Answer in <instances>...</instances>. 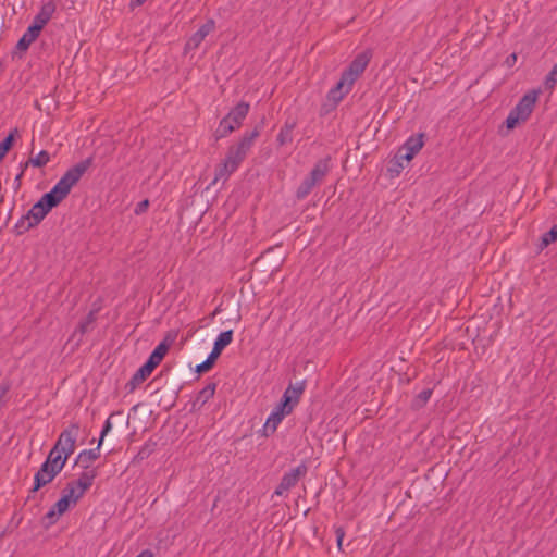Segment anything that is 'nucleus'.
I'll return each instance as SVG.
<instances>
[{
    "mask_svg": "<svg viewBox=\"0 0 557 557\" xmlns=\"http://www.w3.org/2000/svg\"><path fill=\"white\" fill-rule=\"evenodd\" d=\"M423 147L422 135L411 136L404 144L401 151H405L404 154L400 156L401 159L406 161H410Z\"/></svg>",
    "mask_w": 557,
    "mask_h": 557,
    "instance_id": "nucleus-15",
    "label": "nucleus"
},
{
    "mask_svg": "<svg viewBox=\"0 0 557 557\" xmlns=\"http://www.w3.org/2000/svg\"><path fill=\"white\" fill-rule=\"evenodd\" d=\"M85 490H69V493L63 495L46 513L45 518L49 524H53L57 520L65 513L71 507H74L78 499L83 497Z\"/></svg>",
    "mask_w": 557,
    "mask_h": 557,
    "instance_id": "nucleus-7",
    "label": "nucleus"
},
{
    "mask_svg": "<svg viewBox=\"0 0 557 557\" xmlns=\"http://www.w3.org/2000/svg\"><path fill=\"white\" fill-rule=\"evenodd\" d=\"M8 392H9V385H0V404L2 403V399Z\"/></svg>",
    "mask_w": 557,
    "mask_h": 557,
    "instance_id": "nucleus-36",
    "label": "nucleus"
},
{
    "mask_svg": "<svg viewBox=\"0 0 557 557\" xmlns=\"http://www.w3.org/2000/svg\"><path fill=\"white\" fill-rule=\"evenodd\" d=\"M557 84V63L553 66L550 72L547 74L544 85L546 89L553 90Z\"/></svg>",
    "mask_w": 557,
    "mask_h": 557,
    "instance_id": "nucleus-25",
    "label": "nucleus"
},
{
    "mask_svg": "<svg viewBox=\"0 0 557 557\" xmlns=\"http://www.w3.org/2000/svg\"><path fill=\"white\" fill-rule=\"evenodd\" d=\"M293 412V409H290L289 405H284L283 403H280L270 413L264 425H263V433L264 435L273 434L280 423L283 421V419L290 414Z\"/></svg>",
    "mask_w": 557,
    "mask_h": 557,
    "instance_id": "nucleus-8",
    "label": "nucleus"
},
{
    "mask_svg": "<svg viewBox=\"0 0 557 557\" xmlns=\"http://www.w3.org/2000/svg\"><path fill=\"white\" fill-rule=\"evenodd\" d=\"M78 433V423H71L61 432L57 443L49 451L46 461L35 474L34 487H41L49 484L57 474L61 472L69 457L75 451Z\"/></svg>",
    "mask_w": 557,
    "mask_h": 557,
    "instance_id": "nucleus-2",
    "label": "nucleus"
},
{
    "mask_svg": "<svg viewBox=\"0 0 557 557\" xmlns=\"http://www.w3.org/2000/svg\"><path fill=\"white\" fill-rule=\"evenodd\" d=\"M18 228H20V233H23V231H25V230H24V228H22V227H18Z\"/></svg>",
    "mask_w": 557,
    "mask_h": 557,
    "instance_id": "nucleus-42",
    "label": "nucleus"
},
{
    "mask_svg": "<svg viewBox=\"0 0 557 557\" xmlns=\"http://www.w3.org/2000/svg\"><path fill=\"white\" fill-rule=\"evenodd\" d=\"M431 395H432L431 389H424L418 395L417 400L420 403L421 406H423L424 404H426L429 401Z\"/></svg>",
    "mask_w": 557,
    "mask_h": 557,
    "instance_id": "nucleus-32",
    "label": "nucleus"
},
{
    "mask_svg": "<svg viewBox=\"0 0 557 557\" xmlns=\"http://www.w3.org/2000/svg\"><path fill=\"white\" fill-rule=\"evenodd\" d=\"M42 28L35 23H32L30 26L26 29V32L23 34L32 44L39 37Z\"/></svg>",
    "mask_w": 557,
    "mask_h": 557,
    "instance_id": "nucleus-26",
    "label": "nucleus"
},
{
    "mask_svg": "<svg viewBox=\"0 0 557 557\" xmlns=\"http://www.w3.org/2000/svg\"><path fill=\"white\" fill-rule=\"evenodd\" d=\"M111 417H109L106 422H104V425L102 428V431H101V434H100V440H99V446H101L102 442H103V438L104 436L112 430V422H111Z\"/></svg>",
    "mask_w": 557,
    "mask_h": 557,
    "instance_id": "nucleus-30",
    "label": "nucleus"
},
{
    "mask_svg": "<svg viewBox=\"0 0 557 557\" xmlns=\"http://www.w3.org/2000/svg\"><path fill=\"white\" fill-rule=\"evenodd\" d=\"M50 161V156L46 150H41L35 157L30 158L28 162L25 164L27 166L30 163L35 168L45 166Z\"/></svg>",
    "mask_w": 557,
    "mask_h": 557,
    "instance_id": "nucleus-22",
    "label": "nucleus"
},
{
    "mask_svg": "<svg viewBox=\"0 0 557 557\" xmlns=\"http://www.w3.org/2000/svg\"><path fill=\"white\" fill-rule=\"evenodd\" d=\"M91 159L83 160L69 169L53 188L45 194L16 224V227L29 230L38 225L49 211L57 207L71 191L91 165Z\"/></svg>",
    "mask_w": 557,
    "mask_h": 557,
    "instance_id": "nucleus-1",
    "label": "nucleus"
},
{
    "mask_svg": "<svg viewBox=\"0 0 557 557\" xmlns=\"http://www.w3.org/2000/svg\"><path fill=\"white\" fill-rule=\"evenodd\" d=\"M30 45H32V42L25 36H22V38L18 40L16 47H17V49L24 51V50H27Z\"/></svg>",
    "mask_w": 557,
    "mask_h": 557,
    "instance_id": "nucleus-33",
    "label": "nucleus"
},
{
    "mask_svg": "<svg viewBox=\"0 0 557 557\" xmlns=\"http://www.w3.org/2000/svg\"><path fill=\"white\" fill-rule=\"evenodd\" d=\"M371 58L370 50L359 53L343 72L338 83L329 91V99L339 102L351 90L354 83L364 72Z\"/></svg>",
    "mask_w": 557,
    "mask_h": 557,
    "instance_id": "nucleus-4",
    "label": "nucleus"
},
{
    "mask_svg": "<svg viewBox=\"0 0 557 557\" xmlns=\"http://www.w3.org/2000/svg\"><path fill=\"white\" fill-rule=\"evenodd\" d=\"M308 471V467L305 462H301L296 468L292 469L284 474L280 487H293L297 485Z\"/></svg>",
    "mask_w": 557,
    "mask_h": 557,
    "instance_id": "nucleus-12",
    "label": "nucleus"
},
{
    "mask_svg": "<svg viewBox=\"0 0 557 557\" xmlns=\"http://www.w3.org/2000/svg\"><path fill=\"white\" fill-rule=\"evenodd\" d=\"M284 491L285 490H275V494L282 496Z\"/></svg>",
    "mask_w": 557,
    "mask_h": 557,
    "instance_id": "nucleus-39",
    "label": "nucleus"
},
{
    "mask_svg": "<svg viewBox=\"0 0 557 557\" xmlns=\"http://www.w3.org/2000/svg\"><path fill=\"white\" fill-rule=\"evenodd\" d=\"M315 185L317 184L309 176H307L297 188L296 197L298 199L306 198Z\"/></svg>",
    "mask_w": 557,
    "mask_h": 557,
    "instance_id": "nucleus-21",
    "label": "nucleus"
},
{
    "mask_svg": "<svg viewBox=\"0 0 557 557\" xmlns=\"http://www.w3.org/2000/svg\"><path fill=\"white\" fill-rule=\"evenodd\" d=\"M215 28L213 20H208L200 28L193 34L185 44V52L197 49L205 38Z\"/></svg>",
    "mask_w": 557,
    "mask_h": 557,
    "instance_id": "nucleus-9",
    "label": "nucleus"
},
{
    "mask_svg": "<svg viewBox=\"0 0 557 557\" xmlns=\"http://www.w3.org/2000/svg\"><path fill=\"white\" fill-rule=\"evenodd\" d=\"M540 90L528 91L509 112L506 119V127L513 129L520 123L525 122L534 110L535 103L539 99Z\"/></svg>",
    "mask_w": 557,
    "mask_h": 557,
    "instance_id": "nucleus-5",
    "label": "nucleus"
},
{
    "mask_svg": "<svg viewBox=\"0 0 557 557\" xmlns=\"http://www.w3.org/2000/svg\"><path fill=\"white\" fill-rule=\"evenodd\" d=\"M250 106L248 102L242 101L237 103L226 116H224L218 126L216 138H224L238 129L246 116L248 115Z\"/></svg>",
    "mask_w": 557,
    "mask_h": 557,
    "instance_id": "nucleus-6",
    "label": "nucleus"
},
{
    "mask_svg": "<svg viewBox=\"0 0 557 557\" xmlns=\"http://www.w3.org/2000/svg\"><path fill=\"white\" fill-rule=\"evenodd\" d=\"M57 11V3L53 0H49L41 4L38 13L35 15L33 23L44 28L48 22L52 18Z\"/></svg>",
    "mask_w": 557,
    "mask_h": 557,
    "instance_id": "nucleus-14",
    "label": "nucleus"
},
{
    "mask_svg": "<svg viewBox=\"0 0 557 557\" xmlns=\"http://www.w3.org/2000/svg\"><path fill=\"white\" fill-rule=\"evenodd\" d=\"M135 4H143L146 0H132Z\"/></svg>",
    "mask_w": 557,
    "mask_h": 557,
    "instance_id": "nucleus-38",
    "label": "nucleus"
},
{
    "mask_svg": "<svg viewBox=\"0 0 557 557\" xmlns=\"http://www.w3.org/2000/svg\"><path fill=\"white\" fill-rule=\"evenodd\" d=\"M23 174H24V171H22V172H21V173L15 177V182L17 183V185H20V181H21V178H22Z\"/></svg>",
    "mask_w": 557,
    "mask_h": 557,
    "instance_id": "nucleus-37",
    "label": "nucleus"
},
{
    "mask_svg": "<svg viewBox=\"0 0 557 557\" xmlns=\"http://www.w3.org/2000/svg\"><path fill=\"white\" fill-rule=\"evenodd\" d=\"M168 349V344H165L164 342L160 343L150 354L147 362L157 368L163 360L164 356L166 355Z\"/></svg>",
    "mask_w": 557,
    "mask_h": 557,
    "instance_id": "nucleus-20",
    "label": "nucleus"
},
{
    "mask_svg": "<svg viewBox=\"0 0 557 557\" xmlns=\"http://www.w3.org/2000/svg\"><path fill=\"white\" fill-rule=\"evenodd\" d=\"M259 135L260 128L255 127L253 131L245 133L238 143L228 148L225 158L216 168L213 183L220 180L226 181L238 169Z\"/></svg>",
    "mask_w": 557,
    "mask_h": 557,
    "instance_id": "nucleus-3",
    "label": "nucleus"
},
{
    "mask_svg": "<svg viewBox=\"0 0 557 557\" xmlns=\"http://www.w3.org/2000/svg\"><path fill=\"white\" fill-rule=\"evenodd\" d=\"M215 393V384L206 385L199 393L197 399L202 404L207 403L209 399L213 397Z\"/></svg>",
    "mask_w": 557,
    "mask_h": 557,
    "instance_id": "nucleus-24",
    "label": "nucleus"
},
{
    "mask_svg": "<svg viewBox=\"0 0 557 557\" xmlns=\"http://www.w3.org/2000/svg\"><path fill=\"white\" fill-rule=\"evenodd\" d=\"M233 341V331L227 330L221 332L214 341L212 350L215 351L219 356L227 347Z\"/></svg>",
    "mask_w": 557,
    "mask_h": 557,
    "instance_id": "nucleus-18",
    "label": "nucleus"
},
{
    "mask_svg": "<svg viewBox=\"0 0 557 557\" xmlns=\"http://www.w3.org/2000/svg\"><path fill=\"white\" fill-rule=\"evenodd\" d=\"M78 471L75 475L77 476L76 487H90L94 484L97 475V470L90 465L75 467Z\"/></svg>",
    "mask_w": 557,
    "mask_h": 557,
    "instance_id": "nucleus-13",
    "label": "nucleus"
},
{
    "mask_svg": "<svg viewBox=\"0 0 557 557\" xmlns=\"http://www.w3.org/2000/svg\"><path fill=\"white\" fill-rule=\"evenodd\" d=\"M305 388V381L297 382L296 384H289L283 394L281 403L284 405H289L290 409L294 410V408L298 405Z\"/></svg>",
    "mask_w": 557,
    "mask_h": 557,
    "instance_id": "nucleus-10",
    "label": "nucleus"
},
{
    "mask_svg": "<svg viewBox=\"0 0 557 557\" xmlns=\"http://www.w3.org/2000/svg\"><path fill=\"white\" fill-rule=\"evenodd\" d=\"M99 445L94 449L83 450L78 454L75 467L90 465L99 457Z\"/></svg>",
    "mask_w": 557,
    "mask_h": 557,
    "instance_id": "nucleus-19",
    "label": "nucleus"
},
{
    "mask_svg": "<svg viewBox=\"0 0 557 557\" xmlns=\"http://www.w3.org/2000/svg\"><path fill=\"white\" fill-rule=\"evenodd\" d=\"M136 557H154V554L151 549H144Z\"/></svg>",
    "mask_w": 557,
    "mask_h": 557,
    "instance_id": "nucleus-35",
    "label": "nucleus"
},
{
    "mask_svg": "<svg viewBox=\"0 0 557 557\" xmlns=\"http://www.w3.org/2000/svg\"><path fill=\"white\" fill-rule=\"evenodd\" d=\"M95 318L92 313H89L86 321L79 323L78 331L84 334L87 332L88 325L94 322Z\"/></svg>",
    "mask_w": 557,
    "mask_h": 557,
    "instance_id": "nucleus-31",
    "label": "nucleus"
},
{
    "mask_svg": "<svg viewBox=\"0 0 557 557\" xmlns=\"http://www.w3.org/2000/svg\"><path fill=\"white\" fill-rule=\"evenodd\" d=\"M330 161L331 159L327 157V158H324V159H321L319 160L313 169L311 170V172L309 173V177L318 185L320 183H322V181L324 180V177L327 175V173L330 172L331 170V164H330Z\"/></svg>",
    "mask_w": 557,
    "mask_h": 557,
    "instance_id": "nucleus-16",
    "label": "nucleus"
},
{
    "mask_svg": "<svg viewBox=\"0 0 557 557\" xmlns=\"http://www.w3.org/2000/svg\"><path fill=\"white\" fill-rule=\"evenodd\" d=\"M149 206V201L146 199V200H143L141 202H139L137 205V208L135 209V213L136 214H139L141 212H144Z\"/></svg>",
    "mask_w": 557,
    "mask_h": 557,
    "instance_id": "nucleus-34",
    "label": "nucleus"
},
{
    "mask_svg": "<svg viewBox=\"0 0 557 557\" xmlns=\"http://www.w3.org/2000/svg\"><path fill=\"white\" fill-rule=\"evenodd\" d=\"M13 134H10L9 136H7L1 143H0V162L2 161V159L5 157V154L8 153V151L11 149L12 147V144H13Z\"/></svg>",
    "mask_w": 557,
    "mask_h": 557,
    "instance_id": "nucleus-27",
    "label": "nucleus"
},
{
    "mask_svg": "<svg viewBox=\"0 0 557 557\" xmlns=\"http://www.w3.org/2000/svg\"><path fill=\"white\" fill-rule=\"evenodd\" d=\"M296 127V122L293 120H287L284 125L281 127L276 141L280 146L288 145L293 141V132Z\"/></svg>",
    "mask_w": 557,
    "mask_h": 557,
    "instance_id": "nucleus-17",
    "label": "nucleus"
},
{
    "mask_svg": "<svg viewBox=\"0 0 557 557\" xmlns=\"http://www.w3.org/2000/svg\"><path fill=\"white\" fill-rule=\"evenodd\" d=\"M511 57H512V58H510V61L516 60V54H515V53H513Z\"/></svg>",
    "mask_w": 557,
    "mask_h": 557,
    "instance_id": "nucleus-41",
    "label": "nucleus"
},
{
    "mask_svg": "<svg viewBox=\"0 0 557 557\" xmlns=\"http://www.w3.org/2000/svg\"><path fill=\"white\" fill-rule=\"evenodd\" d=\"M557 240V224L554 225L549 232L545 233L542 237V246L547 247L552 243Z\"/></svg>",
    "mask_w": 557,
    "mask_h": 557,
    "instance_id": "nucleus-28",
    "label": "nucleus"
},
{
    "mask_svg": "<svg viewBox=\"0 0 557 557\" xmlns=\"http://www.w3.org/2000/svg\"><path fill=\"white\" fill-rule=\"evenodd\" d=\"M334 532H335V535H336V543H337V547L339 550H342L343 548V541H344V537H345V530L342 525H334Z\"/></svg>",
    "mask_w": 557,
    "mask_h": 557,
    "instance_id": "nucleus-29",
    "label": "nucleus"
},
{
    "mask_svg": "<svg viewBox=\"0 0 557 557\" xmlns=\"http://www.w3.org/2000/svg\"><path fill=\"white\" fill-rule=\"evenodd\" d=\"M511 57H512V58H510V61L516 60V54H515V53H513Z\"/></svg>",
    "mask_w": 557,
    "mask_h": 557,
    "instance_id": "nucleus-40",
    "label": "nucleus"
},
{
    "mask_svg": "<svg viewBox=\"0 0 557 557\" xmlns=\"http://www.w3.org/2000/svg\"><path fill=\"white\" fill-rule=\"evenodd\" d=\"M218 358H219V355L212 350L209 354V356L207 357V359L197 366L196 371L199 373L209 371L213 367V364Z\"/></svg>",
    "mask_w": 557,
    "mask_h": 557,
    "instance_id": "nucleus-23",
    "label": "nucleus"
},
{
    "mask_svg": "<svg viewBox=\"0 0 557 557\" xmlns=\"http://www.w3.org/2000/svg\"><path fill=\"white\" fill-rule=\"evenodd\" d=\"M156 368L149 362H145L126 383L125 388L128 393H133L146 379L152 373Z\"/></svg>",
    "mask_w": 557,
    "mask_h": 557,
    "instance_id": "nucleus-11",
    "label": "nucleus"
}]
</instances>
